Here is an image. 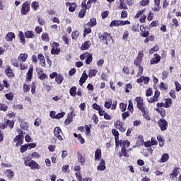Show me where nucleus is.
Instances as JSON below:
<instances>
[{
	"label": "nucleus",
	"instance_id": "1",
	"mask_svg": "<svg viewBox=\"0 0 181 181\" xmlns=\"http://www.w3.org/2000/svg\"><path fill=\"white\" fill-rule=\"evenodd\" d=\"M25 166H29L32 170H36L40 169V165L35 160H27L24 163Z\"/></svg>",
	"mask_w": 181,
	"mask_h": 181
},
{
	"label": "nucleus",
	"instance_id": "2",
	"mask_svg": "<svg viewBox=\"0 0 181 181\" xmlns=\"http://www.w3.org/2000/svg\"><path fill=\"white\" fill-rule=\"evenodd\" d=\"M22 135H23V132L18 130V135L14 139V142H16V146H21L23 144V137H22Z\"/></svg>",
	"mask_w": 181,
	"mask_h": 181
},
{
	"label": "nucleus",
	"instance_id": "3",
	"mask_svg": "<svg viewBox=\"0 0 181 181\" xmlns=\"http://www.w3.org/2000/svg\"><path fill=\"white\" fill-rule=\"evenodd\" d=\"M158 126L161 131H166L168 129V122L165 119L161 118L158 120Z\"/></svg>",
	"mask_w": 181,
	"mask_h": 181
},
{
	"label": "nucleus",
	"instance_id": "4",
	"mask_svg": "<svg viewBox=\"0 0 181 181\" xmlns=\"http://www.w3.org/2000/svg\"><path fill=\"white\" fill-rule=\"evenodd\" d=\"M54 136L59 139V141H63V137H62L63 132H62V129H60V127H57L54 128Z\"/></svg>",
	"mask_w": 181,
	"mask_h": 181
},
{
	"label": "nucleus",
	"instance_id": "5",
	"mask_svg": "<svg viewBox=\"0 0 181 181\" xmlns=\"http://www.w3.org/2000/svg\"><path fill=\"white\" fill-rule=\"evenodd\" d=\"M159 95H160V92H159V90H156L154 96L153 98H147V103H148L149 104H153V103L158 101Z\"/></svg>",
	"mask_w": 181,
	"mask_h": 181
},
{
	"label": "nucleus",
	"instance_id": "6",
	"mask_svg": "<svg viewBox=\"0 0 181 181\" xmlns=\"http://www.w3.org/2000/svg\"><path fill=\"white\" fill-rule=\"evenodd\" d=\"M59 46H60V45L58 42L52 43L51 54H59V53H60V48H59Z\"/></svg>",
	"mask_w": 181,
	"mask_h": 181
},
{
	"label": "nucleus",
	"instance_id": "7",
	"mask_svg": "<svg viewBox=\"0 0 181 181\" xmlns=\"http://www.w3.org/2000/svg\"><path fill=\"white\" fill-rule=\"evenodd\" d=\"M100 40L105 42V45H108V42L111 40V35L107 33H105L103 35L99 36Z\"/></svg>",
	"mask_w": 181,
	"mask_h": 181
},
{
	"label": "nucleus",
	"instance_id": "8",
	"mask_svg": "<svg viewBox=\"0 0 181 181\" xmlns=\"http://www.w3.org/2000/svg\"><path fill=\"white\" fill-rule=\"evenodd\" d=\"M144 57V51H141L139 52L137 57L134 60V64L136 66H141V63H142V58Z\"/></svg>",
	"mask_w": 181,
	"mask_h": 181
},
{
	"label": "nucleus",
	"instance_id": "9",
	"mask_svg": "<svg viewBox=\"0 0 181 181\" xmlns=\"http://www.w3.org/2000/svg\"><path fill=\"white\" fill-rule=\"evenodd\" d=\"M115 128H117V129H119L121 132H125L124 124H122V122L119 120H117L116 122H115Z\"/></svg>",
	"mask_w": 181,
	"mask_h": 181
},
{
	"label": "nucleus",
	"instance_id": "10",
	"mask_svg": "<svg viewBox=\"0 0 181 181\" xmlns=\"http://www.w3.org/2000/svg\"><path fill=\"white\" fill-rule=\"evenodd\" d=\"M29 11H30V7L29 6V4H28V2H25L22 6L21 13L22 15H26L28 12H29Z\"/></svg>",
	"mask_w": 181,
	"mask_h": 181
},
{
	"label": "nucleus",
	"instance_id": "11",
	"mask_svg": "<svg viewBox=\"0 0 181 181\" xmlns=\"http://www.w3.org/2000/svg\"><path fill=\"white\" fill-rule=\"evenodd\" d=\"M37 59L40 60V64H41L42 67H46V59L43 54H39Z\"/></svg>",
	"mask_w": 181,
	"mask_h": 181
},
{
	"label": "nucleus",
	"instance_id": "12",
	"mask_svg": "<svg viewBox=\"0 0 181 181\" xmlns=\"http://www.w3.org/2000/svg\"><path fill=\"white\" fill-rule=\"evenodd\" d=\"M78 161L81 163V165H84L86 163V157L84 153L78 152Z\"/></svg>",
	"mask_w": 181,
	"mask_h": 181
},
{
	"label": "nucleus",
	"instance_id": "13",
	"mask_svg": "<svg viewBox=\"0 0 181 181\" xmlns=\"http://www.w3.org/2000/svg\"><path fill=\"white\" fill-rule=\"evenodd\" d=\"M88 78V75H87V72L86 71H83L82 76L79 80V83L81 86H83L84 83H86V81Z\"/></svg>",
	"mask_w": 181,
	"mask_h": 181
},
{
	"label": "nucleus",
	"instance_id": "14",
	"mask_svg": "<svg viewBox=\"0 0 181 181\" xmlns=\"http://www.w3.org/2000/svg\"><path fill=\"white\" fill-rule=\"evenodd\" d=\"M75 175L76 176L77 180L78 181H93V179L91 177L83 178L81 177V173H76Z\"/></svg>",
	"mask_w": 181,
	"mask_h": 181
},
{
	"label": "nucleus",
	"instance_id": "15",
	"mask_svg": "<svg viewBox=\"0 0 181 181\" xmlns=\"http://www.w3.org/2000/svg\"><path fill=\"white\" fill-rule=\"evenodd\" d=\"M32 77H33V65H30L29 70L27 73V79L28 81L32 80Z\"/></svg>",
	"mask_w": 181,
	"mask_h": 181
},
{
	"label": "nucleus",
	"instance_id": "16",
	"mask_svg": "<svg viewBox=\"0 0 181 181\" xmlns=\"http://www.w3.org/2000/svg\"><path fill=\"white\" fill-rule=\"evenodd\" d=\"M160 62V57L158 54H154V57L151 61V64H158Z\"/></svg>",
	"mask_w": 181,
	"mask_h": 181
},
{
	"label": "nucleus",
	"instance_id": "17",
	"mask_svg": "<svg viewBox=\"0 0 181 181\" xmlns=\"http://www.w3.org/2000/svg\"><path fill=\"white\" fill-rule=\"evenodd\" d=\"M97 170H99V171L105 170V160H104L103 159L100 160V163L99 165H98L97 167Z\"/></svg>",
	"mask_w": 181,
	"mask_h": 181
},
{
	"label": "nucleus",
	"instance_id": "18",
	"mask_svg": "<svg viewBox=\"0 0 181 181\" xmlns=\"http://www.w3.org/2000/svg\"><path fill=\"white\" fill-rule=\"evenodd\" d=\"M28 59V54H21L19 57H18V62H21V63H25Z\"/></svg>",
	"mask_w": 181,
	"mask_h": 181
},
{
	"label": "nucleus",
	"instance_id": "19",
	"mask_svg": "<svg viewBox=\"0 0 181 181\" xmlns=\"http://www.w3.org/2000/svg\"><path fill=\"white\" fill-rule=\"evenodd\" d=\"M5 39L7 42H12L13 39H15V33H8L6 36Z\"/></svg>",
	"mask_w": 181,
	"mask_h": 181
},
{
	"label": "nucleus",
	"instance_id": "20",
	"mask_svg": "<svg viewBox=\"0 0 181 181\" xmlns=\"http://www.w3.org/2000/svg\"><path fill=\"white\" fill-rule=\"evenodd\" d=\"M25 36L26 39H35V35L33 31H26L25 33Z\"/></svg>",
	"mask_w": 181,
	"mask_h": 181
},
{
	"label": "nucleus",
	"instance_id": "21",
	"mask_svg": "<svg viewBox=\"0 0 181 181\" xmlns=\"http://www.w3.org/2000/svg\"><path fill=\"white\" fill-rule=\"evenodd\" d=\"M169 160V154L163 153L161 156V158L159 160L160 163H165Z\"/></svg>",
	"mask_w": 181,
	"mask_h": 181
},
{
	"label": "nucleus",
	"instance_id": "22",
	"mask_svg": "<svg viewBox=\"0 0 181 181\" xmlns=\"http://www.w3.org/2000/svg\"><path fill=\"white\" fill-rule=\"evenodd\" d=\"M94 0H88V1H87V4H86V1H83L82 2V7L83 8H86V9H90V8H91V4H93V1Z\"/></svg>",
	"mask_w": 181,
	"mask_h": 181
},
{
	"label": "nucleus",
	"instance_id": "23",
	"mask_svg": "<svg viewBox=\"0 0 181 181\" xmlns=\"http://www.w3.org/2000/svg\"><path fill=\"white\" fill-rule=\"evenodd\" d=\"M105 108H107V110H110V108H112V100L107 99L105 101L104 104Z\"/></svg>",
	"mask_w": 181,
	"mask_h": 181
},
{
	"label": "nucleus",
	"instance_id": "24",
	"mask_svg": "<svg viewBox=\"0 0 181 181\" xmlns=\"http://www.w3.org/2000/svg\"><path fill=\"white\" fill-rule=\"evenodd\" d=\"M114 26H115L116 28H118V26H121V20L112 21L110 24V27L114 28Z\"/></svg>",
	"mask_w": 181,
	"mask_h": 181
},
{
	"label": "nucleus",
	"instance_id": "25",
	"mask_svg": "<svg viewBox=\"0 0 181 181\" xmlns=\"http://www.w3.org/2000/svg\"><path fill=\"white\" fill-rule=\"evenodd\" d=\"M18 37L21 43H22V45H25V43H26V40H25V34L23 33V32L20 31L18 33Z\"/></svg>",
	"mask_w": 181,
	"mask_h": 181
},
{
	"label": "nucleus",
	"instance_id": "26",
	"mask_svg": "<svg viewBox=\"0 0 181 181\" xmlns=\"http://www.w3.org/2000/svg\"><path fill=\"white\" fill-rule=\"evenodd\" d=\"M101 159V149L98 148L95 152V160H100Z\"/></svg>",
	"mask_w": 181,
	"mask_h": 181
},
{
	"label": "nucleus",
	"instance_id": "27",
	"mask_svg": "<svg viewBox=\"0 0 181 181\" xmlns=\"http://www.w3.org/2000/svg\"><path fill=\"white\" fill-rule=\"evenodd\" d=\"M90 41H86L83 44L81 45V50H88V49H90Z\"/></svg>",
	"mask_w": 181,
	"mask_h": 181
},
{
	"label": "nucleus",
	"instance_id": "28",
	"mask_svg": "<svg viewBox=\"0 0 181 181\" xmlns=\"http://www.w3.org/2000/svg\"><path fill=\"white\" fill-rule=\"evenodd\" d=\"M6 76H8V77H9V78H13V74L12 73V69H11V67H8L6 71Z\"/></svg>",
	"mask_w": 181,
	"mask_h": 181
},
{
	"label": "nucleus",
	"instance_id": "29",
	"mask_svg": "<svg viewBox=\"0 0 181 181\" xmlns=\"http://www.w3.org/2000/svg\"><path fill=\"white\" fill-rule=\"evenodd\" d=\"M63 80H64V78H63V76L62 74L57 75V77L55 78V81L57 83V84H60L61 83H63Z\"/></svg>",
	"mask_w": 181,
	"mask_h": 181
},
{
	"label": "nucleus",
	"instance_id": "30",
	"mask_svg": "<svg viewBox=\"0 0 181 181\" xmlns=\"http://www.w3.org/2000/svg\"><path fill=\"white\" fill-rule=\"evenodd\" d=\"M74 136H75V138H78L79 142H81V145H83V144H84V142H86V141L84 140V138H83V136H81V134H77L76 133L74 134Z\"/></svg>",
	"mask_w": 181,
	"mask_h": 181
},
{
	"label": "nucleus",
	"instance_id": "31",
	"mask_svg": "<svg viewBox=\"0 0 181 181\" xmlns=\"http://www.w3.org/2000/svg\"><path fill=\"white\" fill-rule=\"evenodd\" d=\"M97 73H98V70H97V69H90L88 76L89 77H95V76H97Z\"/></svg>",
	"mask_w": 181,
	"mask_h": 181
},
{
	"label": "nucleus",
	"instance_id": "32",
	"mask_svg": "<svg viewBox=\"0 0 181 181\" xmlns=\"http://www.w3.org/2000/svg\"><path fill=\"white\" fill-rule=\"evenodd\" d=\"M76 91H77V87L73 86L70 88L69 93L71 97H76Z\"/></svg>",
	"mask_w": 181,
	"mask_h": 181
},
{
	"label": "nucleus",
	"instance_id": "33",
	"mask_svg": "<svg viewBox=\"0 0 181 181\" xmlns=\"http://www.w3.org/2000/svg\"><path fill=\"white\" fill-rule=\"evenodd\" d=\"M134 101L137 103V107L144 104V99H142L141 97L136 98Z\"/></svg>",
	"mask_w": 181,
	"mask_h": 181
},
{
	"label": "nucleus",
	"instance_id": "34",
	"mask_svg": "<svg viewBox=\"0 0 181 181\" xmlns=\"http://www.w3.org/2000/svg\"><path fill=\"white\" fill-rule=\"evenodd\" d=\"M13 125H15V122H13V120H7L6 122V126L9 127V128H11V129H12V128H13Z\"/></svg>",
	"mask_w": 181,
	"mask_h": 181
},
{
	"label": "nucleus",
	"instance_id": "35",
	"mask_svg": "<svg viewBox=\"0 0 181 181\" xmlns=\"http://www.w3.org/2000/svg\"><path fill=\"white\" fill-rule=\"evenodd\" d=\"M86 11H87V9L82 6V9L81 10V11L78 13L79 18H84V16H86Z\"/></svg>",
	"mask_w": 181,
	"mask_h": 181
},
{
	"label": "nucleus",
	"instance_id": "36",
	"mask_svg": "<svg viewBox=\"0 0 181 181\" xmlns=\"http://www.w3.org/2000/svg\"><path fill=\"white\" fill-rule=\"evenodd\" d=\"M41 39L44 42H49V34H47V33H42Z\"/></svg>",
	"mask_w": 181,
	"mask_h": 181
},
{
	"label": "nucleus",
	"instance_id": "37",
	"mask_svg": "<svg viewBox=\"0 0 181 181\" xmlns=\"http://www.w3.org/2000/svg\"><path fill=\"white\" fill-rule=\"evenodd\" d=\"M118 9H124V11L128 9V6L124 1H121L119 5L118 6Z\"/></svg>",
	"mask_w": 181,
	"mask_h": 181
},
{
	"label": "nucleus",
	"instance_id": "38",
	"mask_svg": "<svg viewBox=\"0 0 181 181\" xmlns=\"http://www.w3.org/2000/svg\"><path fill=\"white\" fill-rule=\"evenodd\" d=\"M171 104H172V99L171 98L166 99L163 107H165V108H168V107H170Z\"/></svg>",
	"mask_w": 181,
	"mask_h": 181
},
{
	"label": "nucleus",
	"instance_id": "39",
	"mask_svg": "<svg viewBox=\"0 0 181 181\" xmlns=\"http://www.w3.org/2000/svg\"><path fill=\"white\" fill-rule=\"evenodd\" d=\"M73 122V117L69 116L64 122L65 125H70Z\"/></svg>",
	"mask_w": 181,
	"mask_h": 181
},
{
	"label": "nucleus",
	"instance_id": "40",
	"mask_svg": "<svg viewBox=\"0 0 181 181\" xmlns=\"http://www.w3.org/2000/svg\"><path fill=\"white\" fill-rule=\"evenodd\" d=\"M112 133L114 135L115 139H116V141L117 139H119V133L118 132V130L113 129L112 130Z\"/></svg>",
	"mask_w": 181,
	"mask_h": 181
},
{
	"label": "nucleus",
	"instance_id": "41",
	"mask_svg": "<svg viewBox=\"0 0 181 181\" xmlns=\"http://www.w3.org/2000/svg\"><path fill=\"white\" fill-rule=\"evenodd\" d=\"M155 6H154V11H159L160 7L159 5H160V0H154Z\"/></svg>",
	"mask_w": 181,
	"mask_h": 181
},
{
	"label": "nucleus",
	"instance_id": "42",
	"mask_svg": "<svg viewBox=\"0 0 181 181\" xmlns=\"http://www.w3.org/2000/svg\"><path fill=\"white\" fill-rule=\"evenodd\" d=\"M127 104L124 103H119V108L122 112H124V111H127Z\"/></svg>",
	"mask_w": 181,
	"mask_h": 181
},
{
	"label": "nucleus",
	"instance_id": "43",
	"mask_svg": "<svg viewBox=\"0 0 181 181\" xmlns=\"http://www.w3.org/2000/svg\"><path fill=\"white\" fill-rule=\"evenodd\" d=\"M62 169L64 173H69L70 172V166L69 165H63Z\"/></svg>",
	"mask_w": 181,
	"mask_h": 181
},
{
	"label": "nucleus",
	"instance_id": "44",
	"mask_svg": "<svg viewBox=\"0 0 181 181\" xmlns=\"http://www.w3.org/2000/svg\"><path fill=\"white\" fill-rule=\"evenodd\" d=\"M121 144H122L123 148H128L130 145L129 141L128 140H121Z\"/></svg>",
	"mask_w": 181,
	"mask_h": 181
},
{
	"label": "nucleus",
	"instance_id": "45",
	"mask_svg": "<svg viewBox=\"0 0 181 181\" xmlns=\"http://www.w3.org/2000/svg\"><path fill=\"white\" fill-rule=\"evenodd\" d=\"M21 129H23L24 131H28L29 126L28 125V123L23 122L21 124Z\"/></svg>",
	"mask_w": 181,
	"mask_h": 181
},
{
	"label": "nucleus",
	"instance_id": "46",
	"mask_svg": "<svg viewBox=\"0 0 181 181\" xmlns=\"http://www.w3.org/2000/svg\"><path fill=\"white\" fill-rule=\"evenodd\" d=\"M76 8H77V5L76 4V3H72V4H71L69 8V12H74V11H76Z\"/></svg>",
	"mask_w": 181,
	"mask_h": 181
},
{
	"label": "nucleus",
	"instance_id": "47",
	"mask_svg": "<svg viewBox=\"0 0 181 181\" xmlns=\"http://www.w3.org/2000/svg\"><path fill=\"white\" fill-rule=\"evenodd\" d=\"M28 148H29V146H28V144L21 146L20 148V151H21V153L26 152V151H28Z\"/></svg>",
	"mask_w": 181,
	"mask_h": 181
},
{
	"label": "nucleus",
	"instance_id": "48",
	"mask_svg": "<svg viewBox=\"0 0 181 181\" xmlns=\"http://www.w3.org/2000/svg\"><path fill=\"white\" fill-rule=\"evenodd\" d=\"M13 176H15V173H13V171L11 170H7V177H8V179H12Z\"/></svg>",
	"mask_w": 181,
	"mask_h": 181
},
{
	"label": "nucleus",
	"instance_id": "49",
	"mask_svg": "<svg viewBox=\"0 0 181 181\" xmlns=\"http://www.w3.org/2000/svg\"><path fill=\"white\" fill-rule=\"evenodd\" d=\"M79 35H80V32H78V30H76L72 33L71 37L74 40H76L78 37Z\"/></svg>",
	"mask_w": 181,
	"mask_h": 181
},
{
	"label": "nucleus",
	"instance_id": "50",
	"mask_svg": "<svg viewBox=\"0 0 181 181\" xmlns=\"http://www.w3.org/2000/svg\"><path fill=\"white\" fill-rule=\"evenodd\" d=\"M137 108L141 111V112H145V111H147L146 110V105H145L144 103L142 105H140L139 106H137Z\"/></svg>",
	"mask_w": 181,
	"mask_h": 181
},
{
	"label": "nucleus",
	"instance_id": "51",
	"mask_svg": "<svg viewBox=\"0 0 181 181\" xmlns=\"http://www.w3.org/2000/svg\"><path fill=\"white\" fill-rule=\"evenodd\" d=\"M95 25H97V20H95V18H91L90 23H88V26L93 28V26H95Z\"/></svg>",
	"mask_w": 181,
	"mask_h": 181
},
{
	"label": "nucleus",
	"instance_id": "52",
	"mask_svg": "<svg viewBox=\"0 0 181 181\" xmlns=\"http://www.w3.org/2000/svg\"><path fill=\"white\" fill-rule=\"evenodd\" d=\"M31 7L33 9H34V11H37V8H39V2L33 1Z\"/></svg>",
	"mask_w": 181,
	"mask_h": 181
},
{
	"label": "nucleus",
	"instance_id": "53",
	"mask_svg": "<svg viewBox=\"0 0 181 181\" xmlns=\"http://www.w3.org/2000/svg\"><path fill=\"white\" fill-rule=\"evenodd\" d=\"M127 110H129V111H130L131 112H134V105L132 104V101L131 100H129Z\"/></svg>",
	"mask_w": 181,
	"mask_h": 181
},
{
	"label": "nucleus",
	"instance_id": "54",
	"mask_svg": "<svg viewBox=\"0 0 181 181\" xmlns=\"http://www.w3.org/2000/svg\"><path fill=\"white\" fill-rule=\"evenodd\" d=\"M5 97H6V98H7V100L12 101V100H13V93H6L5 95Z\"/></svg>",
	"mask_w": 181,
	"mask_h": 181
},
{
	"label": "nucleus",
	"instance_id": "55",
	"mask_svg": "<svg viewBox=\"0 0 181 181\" xmlns=\"http://www.w3.org/2000/svg\"><path fill=\"white\" fill-rule=\"evenodd\" d=\"M146 111L147 110H145V112H141L143 114V117L144 118L147 119V121H151V117L149 116V115H148V112Z\"/></svg>",
	"mask_w": 181,
	"mask_h": 181
},
{
	"label": "nucleus",
	"instance_id": "56",
	"mask_svg": "<svg viewBox=\"0 0 181 181\" xmlns=\"http://www.w3.org/2000/svg\"><path fill=\"white\" fill-rule=\"evenodd\" d=\"M158 50H159V47H158V45H156L150 49L149 53L150 54H153L154 52H158Z\"/></svg>",
	"mask_w": 181,
	"mask_h": 181
},
{
	"label": "nucleus",
	"instance_id": "57",
	"mask_svg": "<svg viewBox=\"0 0 181 181\" xmlns=\"http://www.w3.org/2000/svg\"><path fill=\"white\" fill-rule=\"evenodd\" d=\"M92 119L95 124V125H97L98 124V117H97V115L93 114L92 116Z\"/></svg>",
	"mask_w": 181,
	"mask_h": 181
},
{
	"label": "nucleus",
	"instance_id": "58",
	"mask_svg": "<svg viewBox=\"0 0 181 181\" xmlns=\"http://www.w3.org/2000/svg\"><path fill=\"white\" fill-rule=\"evenodd\" d=\"M129 112H125L122 114V118L123 121H125L128 117H129Z\"/></svg>",
	"mask_w": 181,
	"mask_h": 181
},
{
	"label": "nucleus",
	"instance_id": "59",
	"mask_svg": "<svg viewBox=\"0 0 181 181\" xmlns=\"http://www.w3.org/2000/svg\"><path fill=\"white\" fill-rule=\"evenodd\" d=\"M142 73H144V68L142 66H139L136 76L141 77V76H142Z\"/></svg>",
	"mask_w": 181,
	"mask_h": 181
},
{
	"label": "nucleus",
	"instance_id": "60",
	"mask_svg": "<svg viewBox=\"0 0 181 181\" xmlns=\"http://www.w3.org/2000/svg\"><path fill=\"white\" fill-rule=\"evenodd\" d=\"M144 12H145V9L138 11L135 16V18H140V16L144 14Z\"/></svg>",
	"mask_w": 181,
	"mask_h": 181
},
{
	"label": "nucleus",
	"instance_id": "61",
	"mask_svg": "<svg viewBox=\"0 0 181 181\" xmlns=\"http://www.w3.org/2000/svg\"><path fill=\"white\" fill-rule=\"evenodd\" d=\"M144 12H145V9L138 11L135 16V18H140V16L144 14Z\"/></svg>",
	"mask_w": 181,
	"mask_h": 181
},
{
	"label": "nucleus",
	"instance_id": "62",
	"mask_svg": "<svg viewBox=\"0 0 181 181\" xmlns=\"http://www.w3.org/2000/svg\"><path fill=\"white\" fill-rule=\"evenodd\" d=\"M144 12H145V9L138 11L135 16V18H140V16L144 14Z\"/></svg>",
	"mask_w": 181,
	"mask_h": 181
},
{
	"label": "nucleus",
	"instance_id": "63",
	"mask_svg": "<svg viewBox=\"0 0 181 181\" xmlns=\"http://www.w3.org/2000/svg\"><path fill=\"white\" fill-rule=\"evenodd\" d=\"M173 26H175V28H177L179 26V21L175 18H173L172 20Z\"/></svg>",
	"mask_w": 181,
	"mask_h": 181
},
{
	"label": "nucleus",
	"instance_id": "64",
	"mask_svg": "<svg viewBox=\"0 0 181 181\" xmlns=\"http://www.w3.org/2000/svg\"><path fill=\"white\" fill-rule=\"evenodd\" d=\"M175 90L176 91H177V93H179V91H180L181 90V85L180 83H179L177 81L175 82Z\"/></svg>",
	"mask_w": 181,
	"mask_h": 181
}]
</instances>
